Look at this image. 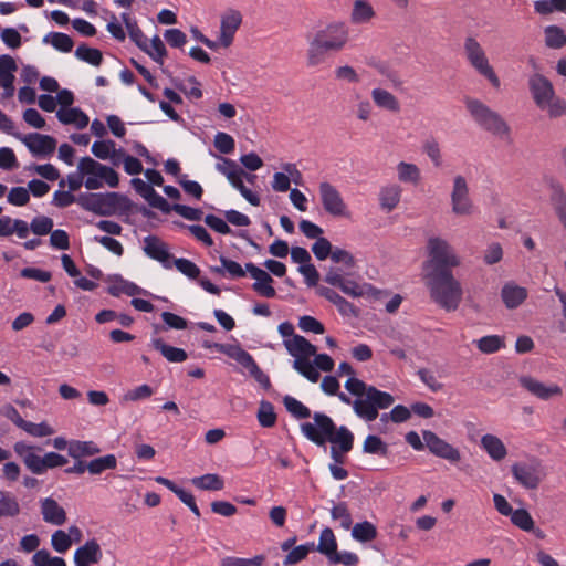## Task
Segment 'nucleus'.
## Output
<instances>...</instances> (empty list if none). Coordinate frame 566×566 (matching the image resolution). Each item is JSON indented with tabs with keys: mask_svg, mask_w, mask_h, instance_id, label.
Segmentation results:
<instances>
[{
	"mask_svg": "<svg viewBox=\"0 0 566 566\" xmlns=\"http://www.w3.org/2000/svg\"><path fill=\"white\" fill-rule=\"evenodd\" d=\"M313 420L314 423L304 422L301 424L302 433L318 447H325L326 442H331L333 464H343L345 454L354 446L353 432L345 426L337 428L333 419L323 412H314Z\"/></svg>",
	"mask_w": 566,
	"mask_h": 566,
	"instance_id": "f257e3e1",
	"label": "nucleus"
},
{
	"mask_svg": "<svg viewBox=\"0 0 566 566\" xmlns=\"http://www.w3.org/2000/svg\"><path fill=\"white\" fill-rule=\"evenodd\" d=\"M348 42V28L344 22H332L318 30L308 42L307 65L316 66L325 61L329 51L338 52Z\"/></svg>",
	"mask_w": 566,
	"mask_h": 566,
	"instance_id": "f03ea898",
	"label": "nucleus"
},
{
	"mask_svg": "<svg viewBox=\"0 0 566 566\" xmlns=\"http://www.w3.org/2000/svg\"><path fill=\"white\" fill-rule=\"evenodd\" d=\"M424 280L430 297L436 304L447 312H453L459 307L463 291L452 271L439 270L436 273L424 274Z\"/></svg>",
	"mask_w": 566,
	"mask_h": 566,
	"instance_id": "7ed1b4c3",
	"label": "nucleus"
},
{
	"mask_svg": "<svg viewBox=\"0 0 566 566\" xmlns=\"http://www.w3.org/2000/svg\"><path fill=\"white\" fill-rule=\"evenodd\" d=\"M77 203L97 216L128 214L136 205L120 192H84L77 196Z\"/></svg>",
	"mask_w": 566,
	"mask_h": 566,
	"instance_id": "20e7f679",
	"label": "nucleus"
},
{
	"mask_svg": "<svg viewBox=\"0 0 566 566\" xmlns=\"http://www.w3.org/2000/svg\"><path fill=\"white\" fill-rule=\"evenodd\" d=\"M467 109L479 127L505 140H511V128L504 118L475 98H467Z\"/></svg>",
	"mask_w": 566,
	"mask_h": 566,
	"instance_id": "39448f33",
	"label": "nucleus"
},
{
	"mask_svg": "<svg viewBox=\"0 0 566 566\" xmlns=\"http://www.w3.org/2000/svg\"><path fill=\"white\" fill-rule=\"evenodd\" d=\"M395 402V398L391 394L381 391L375 386H369L367 397L365 399H355L353 402V409L355 413L371 422L379 416V409H387Z\"/></svg>",
	"mask_w": 566,
	"mask_h": 566,
	"instance_id": "423d86ee",
	"label": "nucleus"
},
{
	"mask_svg": "<svg viewBox=\"0 0 566 566\" xmlns=\"http://www.w3.org/2000/svg\"><path fill=\"white\" fill-rule=\"evenodd\" d=\"M430 259L424 262V274L440 271H452L451 268L459 265L458 258L450 252L447 241L440 238H430L428 242Z\"/></svg>",
	"mask_w": 566,
	"mask_h": 566,
	"instance_id": "0eeeda50",
	"label": "nucleus"
},
{
	"mask_svg": "<svg viewBox=\"0 0 566 566\" xmlns=\"http://www.w3.org/2000/svg\"><path fill=\"white\" fill-rule=\"evenodd\" d=\"M464 52L470 64L484 77H486L493 86H500V80L493 67L489 64L485 52L481 44L472 36H468L464 41Z\"/></svg>",
	"mask_w": 566,
	"mask_h": 566,
	"instance_id": "6e6552de",
	"label": "nucleus"
},
{
	"mask_svg": "<svg viewBox=\"0 0 566 566\" xmlns=\"http://www.w3.org/2000/svg\"><path fill=\"white\" fill-rule=\"evenodd\" d=\"M219 349L223 355L234 359L238 364L248 369L250 375L262 386L263 389L269 390L271 388L269 376L262 371L252 355L241 346H219Z\"/></svg>",
	"mask_w": 566,
	"mask_h": 566,
	"instance_id": "1a4fd4ad",
	"label": "nucleus"
},
{
	"mask_svg": "<svg viewBox=\"0 0 566 566\" xmlns=\"http://www.w3.org/2000/svg\"><path fill=\"white\" fill-rule=\"evenodd\" d=\"M15 138L20 139L30 153L34 157L45 158L51 156L56 148V139L50 135H43L40 133H30L28 135H22L20 133L11 134Z\"/></svg>",
	"mask_w": 566,
	"mask_h": 566,
	"instance_id": "9d476101",
	"label": "nucleus"
},
{
	"mask_svg": "<svg viewBox=\"0 0 566 566\" xmlns=\"http://www.w3.org/2000/svg\"><path fill=\"white\" fill-rule=\"evenodd\" d=\"M422 438L426 447L433 455L448 460L451 463H457L461 459L460 451L441 439L437 433L431 430H422Z\"/></svg>",
	"mask_w": 566,
	"mask_h": 566,
	"instance_id": "9b49d317",
	"label": "nucleus"
},
{
	"mask_svg": "<svg viewBox=\"0 0 566 566\" xmlns=\"http://www.w3.org/2000/svg\"><path fill=\"white\" fill-rule=\"evenodd\" d=\"M452 211L458 216H469L472 213L473 205L469 197V188L464 177L457 176L453 180L451 192Z\"/></svg>",
	"mask_w": 566,
	"mask_h": 566,
	"instance_id": "f8f14e48",
	"label": "nucleus"
},
{
	"mask_svg": "<svg viewBox=\"0 0 566 566\" xmlns=\"http://www.w3.org/2000/svg\"><path fill=\"white\" fill-rule=\"evenodd\" d=\"M318 188L324 210L334 217L345 216L346 205L336 187L327 181H323Z\"/></svg>",
	"mask_w": 566,
	"mask_h": 566,
	"instance_id": "ddd939ff",
	"label": "nucleus"
},
{
	"mask_svg": "<svg viewBox=\"0 0 566 566\" xmlns=\"http://www.w3.org/2000/svg\"><path fill=\"white\" fill-rule=\"evenodd\" d=\"M528 87L535 104L544 109L545 105L555 95V90L552 82L544 75L535 73L528 78Z\"/></svg>",
	"mask_w": 566,
	"mask_h": 566,
	"instance_id": "4468645a",
	"label": "nucleus"
},
{
	"mask_svg": "<svg viewBox=\"0 0 566 566\" xmlns=\"http://www.w3.org/2000/svg\"><path fill=\"white\" fill-rule=\"evenodd\" d=\"M13 450L33 474L41 475L45 473L44 458L35 453V450L41 451V448L28 444L24 441H18L14 443Z\"/></svg>",
	"mask_w": 566,
	"mask_h": 566,
	"instance_id": "2eb2a0df",
	"label": "nucleus"
},
{
	"mask_svg": "<svg viewBox=\"0 0 566 566\" xmlns=\"http://www.w3.org/2000/svg\"><path fill=\"white\" fill-rule=\"evenodd\" d=\"M245 271L255 280L252 284L253 291H255L259 295L268 298H273L276 296V291L272 286L274 280L266 271L256 266L252 262H248L244 265Z\"/></svg>",
	"mask_w": 566,
	"mask_h": 566,
	"instance_id": "dca6fc26",
	"label": "nucleus"
},
{
	"mask_svg": "<svg viewBox=\"0 0 566 566\" xmlns=\"http://www.w3.org/2000/svg\"><path fill=\"white\" fill-rule=\"evenodd\" d=\"M518 381L524 389L541 400L546 401L553 397H559L563 394V390L558 385H546L532 376H522Z\"/></svg>",
	"mask_w": 566,
	"mask_h": 566,
	"instance_id": "f3484780",
	"label": "nucleus"
},
{
	"mask_svg": "<svg viewBox=\"0 0 566 566\" xmlns=\"http://www.w3.org/2000/svg\"><path fill=\"white\" fill-rule=\"evenodd\" d=\"M144 252L147 256L160 262L164 268L171 269L172 264L170 260L172 255L168 251V247L164 241L158 237L150 234L144 239Z\"/></svg>",
	"mask_w": 566,
	"mask_h": 566,
	"instance_id": "a211bd4d",
	"label": "nucleus"
},
{
	"mask_svg": "<svg viewBox=\"0 0 566 566\" xmlns=\"http://www.w3.org/2000/svg\"><path fill=\"white\" fill-rule=\"evenodd\" d=\"M242 23V15L238 10H230L222 15L220 24V44L228 48L232 44L234 34Z\"/></svg>",
	"mask_w": 566,
	"mask_h": 566,
	"instance_id": "6ab92c4d",
	"label": "nucleus"
},
{
	"mask_svg": "<svg viewBox=\"0 0 566 566\" xmlns=\"http://www.w3.org/2000/svg\"><path fill=\"white\" fill-rule=\"evenodd\" d=\"M511 471L516 481L530 490L537 489L542 481L538 470L526 463H515Z\"/></svg>",
	"mask_w": 566,
	"mask_h": 566,
	"instance_id": "aec40b11",
	"label": "nucleus"
},
{
	"mask_svg": "<svg viewBox=\"0 0 566 566\" xmlns=\"http://www.w3.org/2000/svg\"><path fill=\"white\" fill-rule=\"evenodd\" d=\"M102 555L99 544L93 538L75 551L74 563L76 566H90L91 564H97Z\"/></svg>",
	"mask_w": 566,
	"mask_h": 566,
	"instance_id": "412c9836",
	"label": "nucleus"
},
{
	"mask_svg": "<svg viewBox=\"0 0 566 566\" xmlns=\"http://www.w3.org/2000/svg\"><path fill=\"white\" fill-rule=\"evenodd\" d=\"M283 344L287 353L295 359L310 358L317 352V347L301 335H293V338L284 339Z\"/></svg>",
	"mask_w": 566,
	"mask_h": 566,
	"instance_id": "4be33fe9",
	"label": "nucleus"
},
{
	"mask_svg": "<svg viewBox=\"0 0 566 566\" xmlns=\"http://www.w3.org/2000/svg\"><path fill=\"white\" fill-rule=\"evenodd\" d=\"M527 297V290L514 282L505 283L501 290V298L509 310L518 307Z\"/></svg>",
	"mask_w": 566,
	"mask_h": 566,
	"instance_id": "5701e85b",
	"label": "nucleus"
},
{
	"mask_svg": "<svg viewBox=\"0 0 566 566\" xmlns=\"http://www.w3.org/2000/svg\"><path fill=\"white\" fill-rule=\"evenodd\" d=\"M41 513L43 520L53 525H63L66 521L65 510L52 497L42 500Z\"/></svg>",
	"mask_w": 566,
	"mask_h": 566,
	"instance_id": "b1692460",
	"label": "nucleus"
},
{
	"mask_svg": "<svg viewBox=\"0 0 566 566\" xmlns=\"http://www.w3.org/2000/svg\"><path fill=\"white\" fill-rule=\"evenodd\" d=\"M56 117L61 124L74 125L77 129L85 128L90 123L88 116L80 107L60 108Z\"/></svg>",
	"mask_w": 566,
	"mask_h": 566,
	"instance_id": "393cba45",
	"label": "nucleus"
},
{
	"mask_svg": "<svg viewBox=\"0 0 566 566\" xmlns=\"http://www.w3.org/2000/svg\"><path fill=\"white\" fill-rule=\"evenodd\" d=\"M549 201L554 212L566 230V191L559 184L553 182L551 185Z\"/></svg>",
	"mask_w": 566,
	"mask_h": 566,
	"instance_id": "a878e982",
	"label": "nucleus"
},
{
	"mask_svg": "<svg viewBox=\"0 0 566 566\" xmlns=\"http://www.w3.org/2000/svg\"><path fill=\"white\" fill-rule=\"evenodd\" d=\"M13 233L20 239H25L29 235L28 222L9 216L0 217V237H9Z\"/></svg>",
	"mask_w": 566,
	"mask_h": 566,
	"instance_id": "bb28decb",
	"label": "nucleus"
},
{
	"mask_svg": "<svg viewBox=\"0 0 566 566\" xmlns=\"http://www.w3.org/2000/svg\"><path fill=\"white\" fill-rule=\"evenodd\" d=\"M151 346L170 363H182L188 358L185 349L167 345L161 338L151 339Z\"/></svg>",
	"mask_w": 566,
	"mask_h": 566,
	"instance_id": "cd10ccee",
	"label": "nucleus"
},
{
	"mask_svg": "<svg viewBox=\"0 0 566 566\" xmlns=\"http://www.w3.org/2000/svg\"><path fill=\"white\" fill-rule=\"evenodd\" d=\"M481 446L486 451V453L495 461L503 460L507 450L504 443L496 436L486 433L481 438Z\"/></svg>",
	"mask_w": 566,
	"mask_h": 566,
	"instance_id": "c85d7f7f",
	"label": "nucleus"
},
{
	"mask_svg": "<svg viewBox=\"0 0 566 566\" xmlns=\"http://www.w3.org/2000/svg\"><path fill=\"white\" fill-rule=\"evenodd\" d=\"M101 449L93 441L72 440L69 444V455L74 460L98 454Z\"/></svg>",
	"mask_w": 566,
	"mask_h": 566,
	"instance_id": "c756f323",
	"label": "nucleus"
},
{
	"mask_svg": "<svg viewBox=\"0 0 566 566\" xmlns=\"http://www.w3.org/2000/svg\"><path fill=\"white\" fill-rule=\"evenodd\" d=\"M371 97L375 104L380 108H385L395 113L400 111V104L397 97L386 90L374 88L371 92Z\"/></svg>",
	"mask_w": 566,
	"mask_h": 566,
	"instance_id": "7c9ffc66",
	"label": "nucleus"
},
{
	"mask_svg": "<svg viewBox=\"0 0 566 566\" xmlns=\"http://www.w3.org/2000/svg\"><path fill=\"white\" fill-rule=\"evenodd\" d=\"M192 484L206 491H220L224 488L223 479L214 473H207L201 476H196L191 480Z\"/></svg>",
	"mask_w": 566,
	"mask_h": 566,
	"instance_id": "2f4dec72",
	"label": "nucleus"
},
{
	"mask_svg": "<svg viewBox=\"0 0 566 566\" xmlns=\"http://www.w3.org/2000/svg\"><path fill=\"white\" fill-rule=\"evenodd\" d=\"M352 536L361 543L371 542L377 537V528L368 521L356 523L352 528Z\"/></svg>",
	"mask_w": 566,
	"mask_h": 566,
	"instance_id": "473e14b6",
	"label": "nucleus"
},
{
	"mask_svg": "<svg viewBox=\"0 0 566 566\" xmlns=\"http://www.w3.org/2000/svg\"><path fill=\"white\" fill-rule=\"evenodd\" d=\"M117 467V459L114 454H106L87 462V471L93 474H102L106 470H114Z\"/></svg>",
	"mask_w": 566,
	"mask_h": 566,
	"instance_id": "72a5a7b5",
	"label": "nucleus"
},
{
	"mask_svg": "<svg viewBox=\"0 0 566 566\" xmlns=\"http://www.w3.org/2000/svg\"><path fill=\"white\" fill-rule=\"evenodd\" d=\"M75 56L93 66H99L103 63V53L101 50L91 48L82 43L75 50Z\"/></svg>",
	"mask_w": 566,
	"mask_h": 566,
	"instance_id": "f704fd0d",
	"label": "nucleus"
},
{
	"mask_svg": "<svg viewBox=\"0 0 566 566\" xmlns=\"http://www.w3.org/2000/svg\"><path fill=\"white\" fill-rule=\"evenodd\" d=\"M317 552L325 555L327 558L337 549V542L334 532L329 527L322 530L319 535L318 545L315 547Z\"/></svg>",
	"mask_w": 566,
	"mask_h": 566,
	"instance_id": "c9c22d12",
	"label": "nucleus"
},
{
	"mask_svg": "<svg viewBox=\"0 0 566 566\" xmlns=\"http://www.w3.org/2000/svg\"><path fill=\"white\" fill-rule=\"evenodd\" d=\"M43 42H50L52 46L63 53H69L74 46L72 38L62 32H50L43 38Z\"/></svg>",
	"mask_w": 566,
	"mask_h": 566,
	"instance_id": "e433bc0d",
	"label": "nucleus"
},
{
	"mask_svg": "<svg viewBox=\"0 0 566 566\" xmlns=\"http://www.w3.org/2000/svg\"><path fill=\"white\" fill-rule=\"evenodd\" d=\"M375 11L366 0H356L352 11V21L354 23H364L374 18Z\"/></svg>",
	"mask_w": 566,
	"mask_h": 566,
	"instance_id": "4c0bfd02",
	"label": "nucleus"
},
{
	"mask_svg": "<svg viewBox=\"0 0 566 566\" xmlns=\"http://www.w3.org/2000/svg\"><path fill=\"white\" fill-rule=\"evenodd\" d=\"M258 421L263 428H272L276 423V413L270 401L262 400L256 413Z\"/></svg>",
	"mask_w": 566,
	"mask_h": 566,
	"instance_id": "58836bf2",
	"label": "nucleus"
},
{
	"mask_svg": "<svg viewBox=\"0 0 566 566\" xmlns=\"http://www.w3.org/2000/svg\"><path fill=\"white\" fill-rule=\"evenodd\" d=\"M20 513V505L17 499L9 492L0 491V517L17 516Z\"/></svg>",
	"mask_w": 566,
	"mask_h": 566,
	"instance_id": "ea45409f",
	"label": "nucleus"
},
{
	"mask_svg": "<svg viewBox=\"0 0 566 566\" xmlns=\"http://www.w3.org/2000/svg\"><path fill=\"white\" fill-rule=\"evenodd\" d=\"M315 549L313 542L298 545L291 549L283 560L284 566L295 565L306 558L310 552Z\"/></svg>",
	"mask_w": 566,
	"mask_h": 566,
	"instance_id": "a19ab883",
	"label": "nucleus"
},
{
	"mask_svg": "<svg viewBox=\"0 0 566 566\" xmlns=\"http://www.w3.org/2000/svg\"><path fill=\"white\" fill-rule=\"evenodd\" d=\"M545 44L552 49H560L566 44V35L562 28L548 25L545 28Z\"/></svg>",
	"mask_w": 566,
	"mask_h": 566,
	"instance_id": "79ce46f5",
	"label": "nucleus"
},
{
	"mask_svg": "<svg viewBox=\"0 0 566 566\" xmlns=\"http://www.w3.org/2000/svg\"><path fill=\"white\" fill-rule=\"evenodd\" d=\"M29 226V232L31 231L33 234L42 237L51 233L53 230V219L46 216H38L34 217Z\"/></svg>",
	"mask_w": 566,
	"mask_h": 566,
	"instance_id": "37998d69",
	"label": "nucleus"
},
{
	"mask_svg": "<svg viewBox=\"0 0 566 566\" xmlns=\"http://www.w3.org/2000/svg\"><path fill=\"white\" fill-rule=\"evenodd\" d=\"M363 451L369 454L386 457L388 454V444L378 436L369 434L364 441Z\"/></svg>",
	"mask_w": 566,
	"mask_h": 566,
	"instance_id": "c03bdc74",
	"label": "nucleus"
},
{
	"mask_svg": "<svg viewBox=\"0 0 566 566\" xmlns=\"http://www.w3.org/2000/svg\"><path fill=\"white\" fill-rule=\"evenodd\" d=\"M293 368L311 382H316L319 379L318 370L315 368L314 363H311L308 358L295 359L293 361Z\"/></svg>",
	"mask_w": 566,
	"mask_h": 566,
	"instance_id": "a18cd8bd",
	"label": "nucleus"
},
{
	"mask_svg": "<svg viewBox=\"0 0 566 566\" xmlns=\"http://www.w3.org/2000/svg\"><path fill=\"white\" fill-rule=\"evenodd\" d=\"M283 403L286 410L296 419H306L311 417V410L292 396H285Z\"/></svg>",
	"mask_w": 566,
	"mask_h": 566,
	"instance_id": "49530a36",
	"label": "nucleus"
},
{
	"mask_svg": "<svg viewBox=\"0 0 566 566\" xmlns=\"http://www.w3.org/2000/svg\"><path fill=\"white\" fill-rule=\"evenodd\" d=\"M400 201V189L398 187H387L380 191V206L387 211H392Z\"/></svg>",
	"mask_w": 566,
	"mask_h": 566,
	"instance_id": "de8ad7c7",
	"label": "nucleus"
},
{
	"mask_svg": "<svg viewBox=\"0 0 566 566\" xmlns=\"http://www.w3.org/2000/svg\"><path fill=\"white\" fill-rule=\"evenodd\" d=\"M476 347L484 354H493L504 347V342L501 336L489 335L480 338L476 342Z\"/></svg>",
	"mask_w": 566,
	"mask_h": 566,
	"instance_id": "09e8293b",
	"label": "nucleus"
},
{
	"mask_svg": "<svg viewBox=\"0 0 566 566\" xmlns=\"http://www.w3.org/2000/svg\"><path fill=\"white\" fill-rule=\"evenodd\" d=\"M399 180L417 184L420 179V170L415 164L401 161L397 166Z\"/></svg>",
	"mask_w": 566,
	"mask_h": 566,
	"instance_id": "8fccbe9b",
	"label": "nucleus"
},
{
	"mask_svg": "<svg viewBox=\"0 0 566 566\" xmlns=\"http://www.w3.org/2000/svg\"><path fill=\"white\" fill-rule=\"evenodd\" d=\"M513 525L518 527L524 532H530L533 530L534 520L532 515L525 509H517L510 516Z\"/></svg>",
	"mask_w": 566,
	"mask_h": 566,
	"instance_id": "3c124183",
	"label": "nucleus"
},
{
	"mask_svg": "<svg viewBox=\"0 0 566 566\" xmlns=\"http://www.w3.org/2000/svg\"><path fill=\"white\" fill-rule=\"evenodd\" d=\"M331 516L333 520H338L340 522V527L344 530H349L352 527V515L345 502H339L337 505H334L331 510Z\"/></svg>",
	"mask_w": 566,
	"mask_h": 566,
	"instance_id": "603ef678",
	"label": "nucleus"
},
{
	"mask_svg": "<svg viewBox=\"0 0 566 566\" xmlns=\"http://www.w3.org/2000/svg\"><path fill=\"white\" fill-rule=\"evenodd\" d=\"M145 53L148 54L156 63H164V57L167 56V50L159 35L153 36L150 43L148 42V52Z\"/></svg>",
	"mask_w": 566,
	"mask_h": 566,
	"instance_id": "864d4df0",
	"label": "nucleus"
},
{
	"mask_svg": "<svg viewBox=\"0 0 566 566\" xmlns=\"http://www.w3.org/2000/svg\"><path fill=\"white\" fill-rule=\"evenodd\" d=\"M102 167H103V165L101 163L94 160L93 158H91L88 156H85L80 159L78 165H77V170L82 175V177H84V176L98 177V175L102 170Z\"/></svg>",
	"mask_w": 566,
	"mask_h": 566,
	"instance_id": "5fc2aeb1",
	"label": "nucleus"
},
{
	"mask_svg": "<svg viewBox=\"0 0 566 566\" xmlns=\"http://www.w3.org/2000/svg\"><path fill=\"white\" fill-rule=\"evenodd\" d=\"M174 265L176 266V269L179 272H181L184 275H186L187 277H189L191 280H196L200 275L199 266L188 259H185V258L175 259Z\"/></svg>",
	"mask_w": 566,
	"mask_h": 566,
	"instance_id": "6e6d98bb",
	"label": "nucleus"
},
{
	"mask_svg": "<svg viewBox=\"0 0 566 566\" xmlns=\"http://www.w3.org/2000/svg\"><path fill=\"white\" fill-rule=\"evenodd\" d=\"M214 147L224 155L232 154L235 148V142L233 137L227 133L218 132L213 140Z\"/></svg>",
	"mask_w": 566,
	"mask_h": 566,
	"instance_id": "4d7b16f0",
	"label": "nucleus"
},
{
	"mask_svg": "<svg viewBox=\"0 0 566 566\" xmlns=\"http://www.w3.org/2000/svg\"><path fill=\"white\" fill-rule=\"evenodd\" d=\"M181 228H186L189 230V232L200 242H202L207 247L213 245V239L209 234V232L206 230L205 227L200 224H185L182 222H176Z\"/></svg>",
	"mask_w": 566,
	"mask_h": 566,
	"instance_id": "13d9d810",
	"label": "nucleus"
},
{
	"mask_svg": "<svg viewBox=\"0 0 566 566\" xmlns=\"http://www.w3.org/2000/svg\"><path fill=\"white\" fill-rule=\"evenodd\" d=\"M17 70H9L7 72L1 73L0 77V86L3 88V92L1 94L2 99L11 98L14 95L15 87H14V72Z\"/></svg>",
	"mask_w": 566,
	"mask_h": 566,
	"instance_id": "bf43d9fd",
	"label": "nucleus"
},
{
	"mask_svg": "<svg viewBox=\"0 0 566 566\" xmlns=\"http://www.w3.org/2000/svg\"><path fill=\"white\" fill-rule=\"evenodd\" d=\"M298 327L305 333L323 334L324 325L313 316L303 315L298 319Z\"/></svg>",
	"mask_w": 566,
	"mask_h": 566,
	"instance_id": "052dcab7",
	"label": "nucleus"
},
{
	"mask_svg": "<svg viewBox=\"0 0 566 566\" xmlns=\"http://www.w3.org/2000/svg\"><path fill=\"white\" fill-rule=\"evenodd\" d=\"M115 146L116 144L112 139L96 140L93 143L91 151L95 157L105 160L111 157V151Z\"/></svg>",
	"mask_w": 566,
	"mask_h": 566,
	"instance_id": "680f3d73",
	"label": "nucleus"
},
{
	"mask_svg": "<svg viewBox=\"0 0 566 566\" xmlns=\"http://www.w3.org/2000/svg\"><path fill=\"white\" fill-rule=\"evenodd\" d=\"M329 564H343L345 566H356L359 563V557L357 554L352 552H337L333 553L328 557Z\"/></svg>",
	"mask_w": 566,
	"mask_h": 566,
	"instance_id": "e2e57ef3",
	"label": "nucleus"
},
{
	"mask_svg": "<svg viewBox=\"0 0 566 566\" xmlns=\"http://www.w3.org/2000/svg\"><path fill=\"white\" fill-rule=\"evenodd\" d=\"M332 250V243L329 242L328 239L324 237L318 238L312 245V252L314 253L315 258L319 261H324L328 256H331Z\"/></svg>",
	"mask_w": 566,
	"mask_h": 566,
	"instance_id": "0e129e2a",
	"label": "nucleus"
},
{
	"mask_svg": "<svg viewBox=\"0 0 566 566\" xmlns=\"http://www.w3.org/2000/svg\"><path fill=\"white\" fill-rule=\"evenodd\" d=\"M345 388L352 395L356 396V399H360L361 396H365V398L367 397L369 385L364 382L361 379L352 376L346 380Z\"/></svg>",
	"mask_w": 566,
	"mask_h": 566,
	"instance_id": "69168bd1",
	"label": "nucleus"
},
{
	"mask_svg": "<svg viewBox=\"0 0 566 566\" xmlns=\"http://www.w3.org/2000/svg\"><path fill=\"white\" fill-rule=\"evenodd\" d=\"M30 201L29 190L24 187H13L8 193V202L22 207L25 206Z\"/></svg>",
	"mask_w": 566,
	"mask_h": 566,
	"instance_id": "338daca9",
	"label": "nucleus"
},
{
	"mask_svg": "<svg viewBox=\"0 0 566 566\" xmlns=\"http://www.w3.org/2000/svg\"><path fill=\"white\" fill-rule=\"evenodd\" d=\"M552 118H557L566 115V101L554 95L552 99L545 105V108Z\"/></svg>",
	"mask_w": 566,
	"mask_h": 566,
	"instance_id": "774afa93",
	"label": "nucleus"
}]
</instances>
